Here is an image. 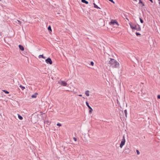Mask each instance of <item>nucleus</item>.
Wrapping results in <instances>:
<instances>
[{
    "mask_svg": "<svg viewBox=\"0 0 160 160\" xmlns=\"http://www.w3.org/2000/svg\"><path fill=\"white\" fill-rule=\"evenodd\" d=\"M73 140H74V141H75L76 142L77 141V138H75V137H74L73 138Z\"/></svg>",
    "mask_w": 160,
    "mask_h": 160,
    "instance_id": "27",
    "label": "nucleus"
},
{
    "mask_svg": "<svg viewBox=\"0 0 160 160\" xmlns=\"http://www.w3.org/2000/svg\"><path fill=\"white\" fill-rule=\"evenodd\" d=\"M58 83L63 86H66L67 85V83L63 81H60L58 82Z\"/></svg>",
    "mask_w": 160,
    "mask_h": 160,
    "instance_id": "5",
    "label": "nucleus"
},
{
    "mask_svg": "<svg viewBox=\"0 0 160 160\" xmlns=\"http://www.w3.org/2000/svg\"><path fill=\"white\" fill-rule=\"evenodd\" d=\"M94 5V7L95 8H100L98 7V6L96 5L95 3H93Z\"/></svg>",
    "mask_w": 160,
    "mask_h": 160,
    "instance_id": "16",
    "label": "nucleus"
},
{
    "mask_svg": "<svg viewBox=\"0 0 160 160\" xmlns=\"http://www.w3.org/2000/svg\"><path fill=\"white\" fill-rule=\"evenodd\" d=\"M109 24L110 25L116 24L118 26L119 25L118 22L116 20L113 19L111 20V22L109 23Z\"/></svg>",
    "mask_w": 160,
    "mask_h": 160,
    "instance_id": "3",
    "label": "nucleus"
},
{
    "mask_svg": "<svg viewBox=\"0 0 160 160\" xmlns=\"http://www.w3.org/2000/svg\"><path fill=\"white\" fill-rule=\"evenodd\" d=\"M2 91L3 92H4L5 93H6V94H9V92L6 90H3Z\"/></svg>",
    "mask_w": 160,
    "mask_h": 160,
    "instance_id": "20",
    "label": "nucleus"
},
{
    "mask_svg": "<svg viewBox=\"0 0 160 160\" xmlns=\"http://www.w3.org/2000/svg\"><path fill=\"white\" fill-rule=\"evenodd\" d=\"M48 29L49 31H52V29L51 27L50 26H49L48 28Z\"/></svg>",
    "mask_w": 160,
    "mask_h": 160,
    "instance_id": "21",
    "label": "nucleus"
},
{
    "mask_svg": "<svg viewBox=\"0 0 160 160\" xmlns=\"http://www.w3.org/2000/svg\"><path fill=\"white\" fill-rule=\"evenodd\" d=\"M18 118L21 120H22L23 119V118L21 116H20L19 114H18Z\"/></svg>",
    "mask_w": 160,
    "mask_h": 160,
    "instance_id": "12",
    "label": "nucleus"
},
{
    "mask_svg": "<svg viewBox=\"0 0 160 160\" xmlns=\"http://www.w3.org/2000/svg\"><path fill=\"white\" fill-rule=\"evenodd\" d=\"M38 58H44V59H45L46 57L44 56H43V55H40L39 56H38Z\"/></svg>",
    "mask_w": 160,
    "mask_h": 160,
    "instance_id": "14",
    "label": "nucleus"
},
{
    "mask_svg": "<svg viewBox=\"0 0 160 160\" xmlns=\"http://www.w3.org/2000/svg\"><path fill=\"white\" fill-rule=\"evenodd\" d=\"M46 123H47V124H50V123H51V122H49L48 121H46Z\"/></svg>",
    "mask_w": 160,
    "mask_h": 160,
    "instance_id": "22",
    "label": "nucleus"
},
{
    "mask_svg": "<svg viewBox=\"0 0 160 160\" xmlns=\"http://www.w3.org/2000/svg\"><path fill=\"white\" fill-rule=\"evenodd\" d=\"M86 104L87 106L89 108H90V107H91L89 105L88 103L87 102H86Z\"/></svg>",
    "mask_w": 160,
    "mask_h": 160,
    "instance_id": "18",
    "label": "nucleus"
},
{
    "mask_svg": "<svg viewBox=\"0 0 160 160\" xmlns=\"http://www.w3.org/2000/svg\"><path fill=\"white\" fill-rule=\"evenodd\" d=\"M20 87L21 88V89L23 90L25 88V87L23 86H22V85H20Z\"/></svg>",
    "mask_w": 160,
    "mask_h": 160,
    "instance_id": "17",
    "label": "nucleus"
},
{
    "mask_svg": "<svg viewBox=\"0 0 160 160\" xmlns=\"http://www.w3.org/2000/svg\"><path fill=\"white\" fill-rule=\"evenodd\" d=\"M129 24L131 28H132L133 30L136 29L138 31L139 30V26L135 25L131 23H129Z\"/></svg>",
    "mask_w": 160,
    "mask_h": 160,
    "instance_id": "2",
    "label": "nucleus"
},
{
    "mask_svg": "<svg viewBox=\"0 0 160 160\" xmlns=\"http://www.w3.org/2000/svg\"><path fill=\"white\" fill-rule=\"evenodd\" d=\"M57 126H61V125H61V124L60 123H58L57 124Z\"/></svg>",
    "mask_w": 160,
    "mask_h": 160,
    "instance_id": "26",
    "label": "nucleus"
},
{
    "mask_svg": "<svg viewBox=\"0 0 160 160\" xmlns=\"http://www.w3.org/2000/svg\"><path fill=\"white\" fill-rule=\"evenodd\" d=\"M111 2H112L113 3H114L115 2L113 1V0H109Z\"/></svg>",
    "mask_w": 160,
    "mask_h": 160,
    "instance_id": "28",
    "label": "nucleus"
},
{
    "mask_svg": "<svg viewBox=\"0 0 160 160\" xmlns=\"http://www.w3.org/2000/svg\"><path fill=\"white\" fill-rule=\"evenodd\" d=\"M158 99H160V95H158Z\"/></svg>",
    "mask_w": 160,
    "mask_h": 160,
    "instance_id": "29",
    "label": "nucleus"
},
{
    "mask_svg": "<svg viewBox=\"0 0 160 160\" xmlns=\"http://www.w3.org/2000/svg\"><path fill=\"white\" fill-rule=\"evenodd\" d=\"M38 95V93H34V94L32 95L31 97L32 98H36L37 95Z\"/></svg>",
    "mask_w": 160,
    "mask_h": 160,
    "instance_id": "8",
    "label": "nucleus"
},
{
    "mask_svg": "<svg viewBox=\"0 0 160 160\" xmlns=\"http://www.w3.org/2000/svg\"><path fill=\"white\" fill-rule=\"evenodd\" d=\"M82 2L83 3H85L86 4H88V2L85 0H81Z\"/></svg>",
    "mask_w": 160,
    "mask_h": 160,
    "instance_id": "11",
    "label": "nucleus"
},
{
    "mask_svg": "<svg viewBox=\"0 0 160 160\" xmlns=\"http://www.w3.org/2000/svg\"><path fill=\"white\" fill-rule=\"evenodd\" d=\"M136 34L137 36H138L140 35V33L139 32H136Z\"/></svg>",
    "mask_w": 160,
    "mask_h": 160,
    "instance_id": "25",
    "label": "nucleus"
},
{
    "mask_svg": "<svg viewBox=\"0 0 160 160\" xmlns=\"http://www.w3.org/2000/svg\"><path fill=\"white\" fill-rule=\"evenodd\" d=\"M89 91L88 90H87L85 92V94L87 96H89Z\"/></svg>",
    "mask_w": 160,
    "mask_h": 160,
    "instance_id": "9",
    "label": "nucleus"
},
{
    "mask_svg": "<svg viewBox=\"0 0 160 160\" xmlns=\"http://www.w3.org/2000/svg\"><path fill=\"white\" fill-rule=\"evenodd\" d=\"M109 63L110 64V66L113 68H119V63L116 60L110 58L109 61Z\"/></svg>",
    "mask_w": 160,
    "mask_h": 160,
    "instance_id": "1",
    "label": "nucleus"
},
{
    "mask_svg": "<svg viewBox=\"0 0 160 160\" xmlns=\"http://www.w3.org/2000/svg\"><path fill=\"white\" fill-rule=\"evenodd\" d=\"M17 22H18V23L21 25L22 23V22L19 20H17L16 21H15V22L16 23H18Z\"/></svg>",
    "mask_w": 160,
    "mask_h": 160,
    "instance_id": "10",
    "label": "nucleus"
},
{
    "mask_svg": "<svg viewBox=\"0 0 160 160\" xmlns=\"http://www.w3.org/2000/svg\"><path fill=\"white\" fill-rule=\"evenodd\" d=\"M136 152H137V154L139 155L140 154L138 150H137Z\"/></svg>",
    "mask_w": 160,
    "mask_h": 160,
    "instance_id": "24",
    "label": "nucleus"
},
{
    "mask_svg": "<svg viewBox=\"0 0 160 160\" xmlns=\"http://www.w3.org/2000/svg\"><path fill=\"white\" fill-rule=\"evenodd\" d=\"M79 96H82V95L80 94V95H79Z\"/></svg>",
    "mask_w": 160,
    "mask_h": 160,
    "instance_id": "32",
    "label": "nucleus"
},
{
    "mask_svg": "<svg viewBox=\"0 0 160 160\" xmlns=\"http://www.w3.org/2000/svg\"><path fill=\"white\" fill-rule=\"evenodd\" d=\"M19 49L21 50L22 51H23L24 50V48L23 47V46H22V45H19Z\"/></svg>",
    "mask_w": 160,
    "mask_h": 160,
    "instance_id": "7",
    "label": "nucleus"
},
{
    "mask_svg": "<svg viewBox=\"0 0 160 160\" xmlns=\"http://www.w3.org/2000/svg\"><path fill=\"white\" fill-rule=\"evenodd\" d=\"M90 64L92 66H93L94 65V62L92 61L90 62Z\"/></svg>",
    "mask_w": 160,
    "mask_h": 160,
    "instance_id": "23",
    "label": "nucleus"
},
{
    "mask_svg": "<svg viewBox=\"0 0 160 160\" xmlns=\"http://www.w3.org/2000/svg\"><path fill=\"white\" fill-rule=\"evenodd\" d=\"M124 112L125 116L126 117H127V114H128L127 110H124Z\"/></svg>",
    "mask_w": 160,
    "mask_h": 160,
    "instance_id": "15",
    "label": "nucleus"
},
{
    "mask_svg": "<svg viewBox=\"0 0 160 160\" xmlns=\"http://www.w3.org/2000/svg\"><path fill=\"white\" fill-rule=\"evenodd\" d=\"M143 22V21L141 19V23H142Z\"/></svg>",
    "mask_w": 160,
    "mask_h": 160,
    "instance_id": "30",
    "label": "nucleus"
},
{
    "mask_svg": "<svg viewBox=\"0 0 160 160\" xmlns=\"http://www.w3.org/2000/svg\"><path fill=\"white\" fill-rule=\"evenodd\" d=\"M126 141L124 137H123V139L121 142L120 145V147L121 148H122V147L124 145Z\"/></svg>",
    "mask_w": 160,
    "mask_h": 160,
    "instance_id": "4",
    "label": "nucleus"
},
{
    "mask_svg": "<svg viewBox=\"0 0 160 160\" xmlns=\"http://www.w3.org/2000/svg\"><path fill=\"white\" fill-rule=\"evenodd\" d=\"M140 3H141V4H142V2H141H141H140Z\"/></svg>",
    "mask_w": 160,
    "mask_h": 160,
    "instance_id": "33",
    "label": "nucleus"
},
{
    "mask_svg": "<svg viewBox=\"0 0 160 160\" xmlns=\"http://www.w3.org/2000/svg\"><path fill=\"white\" fill-rule=\"evenodd\" d=\"M158 0L159 1H160V0Z\"/></svg>",
    "mask_w": 160,
    "mask_h": 160,
    "instance_id": "35",
    "label": "nucleus"
},
{
    "mask_svg": "<svg viewBox=\"0 0 160 160\" xmlns=\"http://www.w3.org/2000/svg\"><path fill=\"white\" fill-rule=\"evenodd\" d=\"M149 0L150 1V2H152H152H153L152 0Z\"/></svg>",
    "mask_w": 160,
    "mask_h": 160,
    "instance_id": "31",
    "label": "nucleus"
},
{
    "mask_svg": "<svg viewBox=\"0 0 160 160\" xmlns=\"http://www.w3.org/2000/svg\"><path fill=\"white\" fill-rule=\"evenodd\" d=\"M45 61L47 63H49L50 64H52V63L51 59L49 58H48L46 59Z\"/></svg>",
    "mask_w": 160,
    "mask_h": 160,
    "instance_id": "6",
    "label": "nucleus"
},
{
    "mask_svg": "<svg viewBox=\"0 0 160 160\" xmlns=\"http://www.w3.org/2000/svg\"><path fill=\"white\" fill-rule=\"evenodd\" d=\"M89 109H90V110L89 111V112L90 113H91L92 111V109L91 107H90V108Z\"/></svg>",
    "mask_w": 160,
    "mask_h": 160,
    "instance_id": "19",
    "label": "nucleus"
},
{
    "mask_svg": "<svg viewBox=\"0 0 160 160\" xmlns=\"http://www.w3.org/2000/svg\"><path fill=\"white\" fill-rule=\"evenodd\" d=\"M125 150H127L128 151L127 152H124L126 154H127V153H129V152L130 150H129V148H126V149Z\"/></svg>",
    "mask_w": 160,
    "mask_h": 160,
    "instance_id": "13",
    "label": "nucleus"
},
{
    "mask_svg": "<svg viewBox=\"0 0 160 160\" xmlns=\"http://www.w3.org/2000/svg\"><path fill=\"white\" fill-rule=\"evenodd\" d=\"M139 2H140V0H139Z\"/></svg>",
    "mask_w": 160,
    "mask_h": 160,
    "instance_id": "34",
    "label": "nucleus"
}]
</instances>
